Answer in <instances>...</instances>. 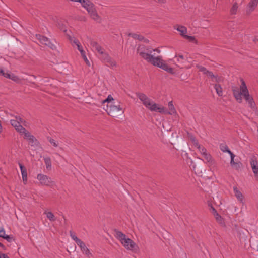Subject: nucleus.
Here are the masks:
<instances>
[{
  "mask_svg": "<svg viewBox=\"0 0 258 258\" xmlns=\"http://www.w3.org/2000/svg\"><path fill=\"white\" fill-rule=\"evenodd\" d=\"M139 55L147 62L158 67L171 74L174 73L173 69L165 63L161 56L154 57L152 55V50L151 48L144 45H139L137 49Z\"/></svg>",
  "mask_w": 258,
  "mask_h": 258,
  "instance_id": "obj_1",
  "label": "nucleus"
},
{
  "mask_svg": "<svg viewBox=\"0 0 258 258\" xmlns=\"http://www.w3.org/2000/svg\"><path fill=\"white\" fill-rule=\"evenodd\" d=\"M102 102L104 105L107 103L106 111L110 116L116 117L119 114L124 112L122 105L114 98H106Z\"/></svg>",
  "mask_w": 258,
  "mask_h": 258,
  "instance_id": "obj_2",
  "label": "nucleus"
},
{
  "mask_svg": "<svg viewBox=\"0 0 258 258\" xmlns=\"http://www.w3.org/2000/svg\"><path fill=\"white\" fill-rule=\"evenodd\" d=\"M116 238L120 240L124 247L130 250H134L138 248L137 245L131 239L127 238L126 235L122 232L115 230Z\"/></svg>",
  "mask_w": 258,
  "mask_h": 258,
  "instance_id": "obj_3",
  "label": "nucleus"
},
{
  "mask_svg": "<svg viewBox=\"0 0 258 258\" xmlns=\"http://www.w3.org/2000/svg\"><path fill=\"white\" fill-rule=\"evenodd\" d=\"M143 104L151 111H155L165 114V107L162 105L156 104L151 101L149 98H139Z\"/></svg>",
  "mask_w": 258,
  "mask_h": 258,
  "instance_id": "obj_4",
  "label": "nucleus"
},
{
  "mask_svg": "<svg viewBox=\"0 0 258 258\" xmlns=\"http://www.w3.org/2000/svg\"><path fill=\"white\" fill-rule=\"evenodd\" d=\"M241 85L239 88L238 87H232L234 97H250L248 90L245 82L242 78L240 79Z\"/></svg>",
  "mask_w": 258,
  "mask_h": 258,
  "instance_id": "obj_5",
  "label": "nucleus"
},
{
  "mask_svg": "<svg viewBox=\"0 0 258 258\" xmlns=\"http://www.w3.org/2000/svg\"><path fill=\"white\" fill-rule=\"evenodd\" d=\"M36 37L37 39L39 40L40 42L42 44L48 46L51 49H54L56 48L55 45L52 43L50 40L46 37L42 36L40 34H36Z\"/></svg>",
  "mask_w": 258,
  "mask_h": 258,
  "instance_id": "obj_6",
  "label": "nucleus"
},
{
  "mask_svg": "<svg viewBox=\"0 0 258 258\" xmlns=\"http://www.w3.org/2000/svg\"><path fill=\"white\" fill-rule=\"evenodd\" d=\"M37 178L39 181L40 184L44 186H50L52 182L50 177L43 174H38Z\"/></svg>",
  "mask_w": 258,
  "mask_h": 258,
  "instance_id": "obj_7",
  "label": "nucleus"
},
{
  "mask_svg": "<svg viewBox=\"0 0 258 258\" xmlns=\"http://www.w3.org/2000/svg\"><path fill=\"white\" fill-rule=\"evenodd\" d=\"M100 57L107 66L114 67L116 66V62L108 54L104 53L102 55H101Z\"/></svg>",
  "mask_w": 258,
  "mask_h": 258,
  "instance_id": "obj_8",
  "label": "nucleus"
},
{
  "mask_svg": "<svg viewBox=\"0 0 258 258\" xmlns=\"http://www.w3.org/2000/svg\"><path fill=\"white\" fill-rule=\"evenodd\" d=\"M250 163L254 175L258 180V162L256 158L255 157L251 158Z\"/></svg>",
  "mask_w": 258,
  "mask_h": 258,
  "instance_id": "obj_9",
  "label": "nucleus"
},
{
  "mask_svg": "<svg viewBox=\"0 0 258 258\" xmlns=\"http://www.w3.org/2000/svg\"><path fill=\"white\" fill-rule=\"evenodd\" d=\"M82 6L84 8L87 12L90 11L95 7L94 4L90 0H82L81 2Z\"/></svg>",
  "mask_w": 258,
  "mask_h": 258,
  "instance_id": "obj_10",
  "label": "nucleus"
},
{
  "mask_svg": "<svg viewBox=\"0 0 258 258\" xmlns=\"http://www.w3.org/2000/svg\"><path fill=\"white\" fill-rule=\"evenodd\" d=\"M77 244L80 247L81 251L85 255H87L89 257L90 256V255H92L90 252L89 249L86 247L85 243L83 241L81 240Z\"/></svg>",
  "mask_w": 258,
  "mask_h": 258,
  "instance_id": "obj_11",
  "label": "nucleus"
},
{
  "mask_svg": "<svg viewBox=\"0 0 258 258\" xmlns=\"http://www.w3.org/2000/svg\"><path fill=\"white\" fill-rule=\"evenodd\" d=\"M168 108L169 111L165 108V115H174L177 114V111L174 106L172 101L168 102Z\"/></svg>",
  "mask_w": 258,
  "mask_h": 258,
  "instance_id": "obj_12",
  "label": "nucleus"
},
{
  "mask_svg": "<svg viewBox=\"0 0 258 258\" xmlns=\"http://www.w3.org/2000/svg\"><path fill=\"white\" fill-rule=\"evenodd\" d=\"M19 165L20 168L23 181L24 184H26L27 182V170L25 166L22 165L21 163H19Z\"/></svg>",
  "mask_w": 258,
  "mask_h": 258,
  "instance_id": "obj_13",
  "label": "nucleus"
},
{
  "mask_svg": "<svg viewBox=\"0 0 258 258\" xmlns=\"http://www.w3.org/2000/svg\"><path fill=\"white\" fill-rule=\"evenodd\" d=\"M91 46L97 51L101 55H102L105 52L103 51V49L99 45L96 41H91L90 42Z\"/></svg>",
  "mask_w": 258,
  "mask_h": 258,
  "instance_id": "obj_14",
  "label": "nucleus"
},
{
  "mask_svg": "<svg viewBox=\"0 0 258 258\" xmlns=\"http://www.w3.org/2000/svg\"><path fill=\"white\" fill-rule=\"evenodd\" d=\"M233 190L235 194V196L236 197L237 200L240 203H243V197L242 193L237 189L236 187H234Z\"/></svg>",
  "mask_w": 258,
  "mask_h": 258,
  "instance_id": "obj_15",
  "label": "nucleus"
},
{
  "mask_svg": "<svg viewBox=\"0 0 258 258\" xmlns=\"http://www.w3.org/2000/svg\"><path fill=\"white\" fill-rule=\"evenodd\" d=\"M230 157H231V161L230 164L231 166H235V168L236 169H239L240 167V163H236L234 162V158L235 157V155L233 153H230Z\"/></svg>",
  "mask_w": 258,
  "mask_h": 258,
  "instance_id": "obj_16",
  "label": "nucleus"
},
{
  "mask_svg": "<svg viewBox=\"0 0 258 258\" xmlns=\"http://www.w3.org/2000/svg\"><path fill=\"white\" fill-rule=\"evenodd\" d=\"M246 102L248 104V106L253 109L255 108V103L253 101V98H243Z\"/></svg>",
  "mask_w": 258,
  "mask_h": 258,
  "instance_id": "obj_17",
  "label": "nucleus"
},
{
  "mask_svg": "<svg viewBox=\"0 0 258 258\" xmlns=\"http://www.w3.org/2000/svg\"><path fill=\"white\" fill-rule=\"evenodd\" d=\"M28 141L31 146H37L39 145V142L33 135L32 136H30V138H28Z\"/></svg>",
  "mask_w": 258,
  "mask_h": 258,
  "instance_id": "obj_18",
  "label": "nucleus"
},
{
  "mask_svg": "<svg viewBox=\"0 0 258 258\" xmlns=\"http://www.w3.org/2000/svg\"><path fill=\"white\" fill-rule=\"evenodd\" d=\"M202 156L204 158L205 160L210 164L212 165L214 164V160L212 159V156L210 154L206 153Z\"/></svg>",
  "mask_w": 258,
  "mask_h": 258,
  "instance_id": "obj_19",
  "label": "nucleus"
},
{
  "mask_svg": "<svg viewBox=\"0 0 258 258\" xmlns=\"http://www.w3.org/2000/svg\"><path fill=\"white\" fill-rule=\"evenodd\" d=\"M214 217L219 224L222 226L225 225V222L223 218L218 213H216Z\"/></svg>",
  "mask_w": 258,
  "mask_h": 258,
  "instance_id": "obj_20",
  "label": "nucleus"
},
{
  "mask_svg": "<svg viewBox=\"0 0 258 258\" xmlns=\"http://www.w3.org/2000/svg\"><path fill=\"white\" fill-rule=\"evenodd\" d=\"M44 214L46 215L47 218L50 221H54L56 219L54 214L51 212H45Z\"/></svg>",
  "mask_w": 258,
  "mask_h": 258,
  "instance_id": "obj_21",
  "label": "nucleus"
},
{
  "mask_svg": "<svg viewBox=\"0 0 258 258\" xmlns=\"http://www.w3.org/2000/svg\"><path fill=\"white\" fill-rule=\"evenodd\" d=\"M128 36L132 37L134 39L139 40V41H142L144 39V37L143 36L136 33H130L128 34Z\"/></svg>",
  "mask_w": 258,
  "mask_h": 258,
  "instance_id": "obj_22",
  "label": "nucleus"
},
{
  "mask_svg": "<svg viewBox=\"0 0 258 258\" xmlns=\"http://www.w3.org/2000/svg\"><path fill=\"white\" fill-rule=\"evenodd\" d=\"M90 17L93 19L94 20V21L97 22L98 23H100L102 21V19L98 15L97 11L93 14L92 15H91V16H90Z\"/></svg>",
  "mask_w": 258,
  "mask_h": 258,
  "instance_id": "obj_23",
  "label": "nucleus"
},
{
  "mask_svg": "<svg viewBox=\"0 0 258 258\" xmlns=\"http://www.w3.org/2000/svg\"><path fill=\"white\" fill-rule=\"evenodd\" d=\"M44 161L47 169H50L51 168V160L50 158L48 157H44Z\"/></svg>",
  "mask_w": 258,
  "mask_h": 258,
  "instance_id": "obj_24",
  "label": "nucleus"
},
{
  "mask_svg": "<svg viewBox=\"0 0 258 258\" xmlns=\"http://www.w3.org/2000/svg\"><path fill=\"white\" fill-rule=\"evenodd\" d=\"M220 149L223 152H227L229 154L230 153H232L229 149L228 147L225 144H220Z\"/></svg>",
  "mask_w": 258,
  "mask_h": 258,
  "instance_id": "obj_25",
  "label": "nucleus"
},
{
  "mask_svg": "<svg viewBox=\"0 0 258 258\" xmlns=\"http://www.w3.org/2000/svg\"><path fill=\"white\" fill-rule=\"evenodd\" d=\"M257 3L258 0H251L248 4L249 10L251 11H253L255 7L257 6Z\"/></svg>",
  "mask_w": 258,
  "mask_h": 258,
  "instance_id": "obj_26",
  "label": "nucleus"
},
{
  "mask_svg": "<svg viewBox=\"0 0 258 258\" xmlns=\"http://www.w3.org/2000/svg\"><path fill=\"white\" fill-rule=\"evenodd\" d=\"M176 30L180 32L181 35L183 36L187 32L186 28L183 26H178Z\"/></svg>",
  "mask_w": 258,
  "mask_h": 258,
  "instance_id": "obj_27",
  "label": "nucleus"
},
{
  "mask_svg": "<svg viewBox=\"0 0 258 258\" xmlns=\"http://www.w3.org/2000/svg\"><path fill=\"white\" fill-rule=\"evenodd\" d=\"M238 9V4L237 3H234L230 10V13L231 15H235L237 12V10Z\"/></svg>",
  "mask_w": 258,
  "mask_h": 258,
  "instance_id": "obj_28",
  "label": "nucleus"
},
{
  "mask_svg": "<svg viewBox=\"0 0 258 258\" xmlns=\"http://www.w3.org/2000/svg\"><path fill=\"white\" fill-rule=\"evenodd\" d=\"M214 88H215L218 96H222V89L221 86L219 84H215Z\"/></svg>",
  "mask_w": 258,
  "mask_h": 258,
  "instance_id": "obj_29",
  "label": "nucleus"
},
{
  "mask_svg": "<svg viewBox=\"0 0 258 258\" xmlns=\"http://www.w3.org/2000/svg\"><path fill=\"white\" fill-rule=\"evenodd\" d=\"M196 146L198 147L202 156L207 153V150L204 147H201V146L199 144L198 142L196 143Z\"/></svg>",
  "mask_w": 258,
  "mask_h": 258,
  "instance_id": "obj_30",
  "label": "nucleus"
},
{
  "mask_svg": "<svg viewBox=\"0 0 258 258\" xmlns=\"http://www.w3.org/2000/svg\"><path fill=\"white\" fill-rule=\"evenodd\" d=\"M11 125L16 128V127H19V126L21 125V123H20V121H19L18 120L15 119H11Z\"/></svg>",
  "mask_w": 258,
  "mask_h": 258,
  "instance_id": "obj_31",
  "label": "nucleus"
},
{
  "mask_svg": "<svg viewBox=\"0 0 258 258\" xmlns=\"http://www.w3.org/2000/svg\"><path fill=\"white\" fill-rule=\"evenodd\" d=\"M70 235L71 238L76 242L77 244L81 240L78 238L74 232L72 231H70Z\"/></svg>",
  "mask_w": 258,
  "mask_h": 258,
  "instance_id": "obj_32",
  "label": "nucleus"
},
{
  "mask_svg": "<svg viewBox=\"0 0 258 258\" xmlns=\"http://www.w3.org/2000/svg\"><path fill=\"white\" fill-rule=\"evenodd\" d=\"M47 139L48 140L49 142L55 147H57L58 146V143L57 142L54 140L53 139L50 138V137H47Z\"/></svg>",
  "mask_w": 258,
  "mask_h": 258,
  "instance_id": "obj_33",
  "label": "nucleus"
},
{
  "mask_svg": "<svg viewBox=\"0 0 258 258\" xmlns=\"http://www.w3.org/2000/svg\"><path fill=\"white\" fill-rule=\"evenodd\" d=\"M196 67L199 69V71L203 72V74H206L207 71H208L206 68L202 66H200V65H199V64H197L196 66Z\"/></svg>",
  "mask_w": 258,
  "mask_h": 258,
  "instance_id": "obj_34",
  "label": "nucleus"
},
{
  "mask_svg": "<svg viewBox=\"0 0 258 258\" xmlns=\"http://www.w3.org/2000/svg\"><path fill=\"white\" fill-rule=\"evenodd\" d=\"M2 238L6 239L7 241L9 242H11L13 239V237L12 236L8 235H3Z\"/></svg>",
  "mask_w": 258,
  "mask_h": 258,
  "instance_id": "obj_35",
  "label": "nucleus"
},
{
  "mask_svg": "<svg viewBox=\"0 0 258 258\" xmlns=\"http://www.w3.org/2000/svg\"><path fill=\"white\" fill-rule=\"evenodd\" d=\"M69 38L70 40L71 41H72L77 46H78V45H80V42H79V41L77 39L74 38V40H73V38H71V36H69Z\"/></svg>",
  "mask_w": 258,
  "mask_h": 258,
  "instance_id": "obj_36",
  "label": "nucleus"
},
{
  "mask_svg": "<svg viewBox=\"0 0 258 258\" xmlns=\"http://www.w3.org/2000/svg\"><path fill=\"white\" fill-rule=\"evenodd\" d=\"M10 79L15 81V82H17V81H19V78L17 76L14 75V74H13L12 73L11 74V76H10Z\"/></svg>",
  "mask_w": 258,
  "mask_h": 258,
  "instance_id": "obj_37",
  "label": "nucleus"
},
{
  "mask_svg": "<svg viewBox=\"0 0 258 258\" xmlns=\"http://www.w3.org/2000/svg\"><path fill=\"white\" fill-rule=\"evenodd\" d=\"M206 74L210 77L211 78H216V77L213 74V72L209 71L208 70L207 71Z\"/></svg>",
  "mask_w": 258,
  "mask_h": 258,
  "instance_id": "obj_38",
  "label": "nucleus"
},
{
  "mask_svg": "<svg viewBox=\"0 0 258 258\" xmlns=\"http://www.w3.org/2000/svg\"><path fill=\"white\" fill-rule=\"evenodd\" d=\"M19 127H20V129L18 132L22 135L24 133V132L26 131V129L23 127L21 125H20Z\"/></svg>",
  "mask_w": 258,
  "mask_h": 258,
  "instance_id": "obj_39",
  "label": "nucleus"
},
{
  "mask_svg": "<svg viewBox=\"0 0 258 258\" xmlns=\"http://www.w3.org/2000/svg\"><path fill=\"white\" fill-rule=\"evenodd\" d=\"M19 127H20V129L18 132L22 135L24 133V132L26 131V129L23 127L21 125H20Z\"/></svg>",
  "mask_w": 258,
  "mask_h": 258,
  "instance_id": "obj_40",
  "label": "nucleus"
},
{
  "mask_svg": "<svg viewBox=\"0 0 258 258\" xmlns=\"http://www.w3.org/2000/svg\"><path fill=\"white\" fill-rule=\"evenodd\" d=\"M23 134L25 136V138H26L27 140H28V138H30V136H32V135H30L29 132L27 130H26V132H24V133Z\"/></svg>",
  "mask_w": 258,
  "mask_h": 258,
  "instance_id": "obj_41",
  "label": "nucleus"
},
{
  "mask_svg": "<svg viewBox=\"0 0 258 258\" xmlns=\"http://www.w3.org/2000/svg\"><path fill=\"white\" fill-rule=\"evenodd\" d=\"M184 37L185 38H186V39H188L189 41H193L195 40V38L194 36H188V35H185L184 36Z\"/></svg>",
  "mask_w": 258,
  "mask_h": 258,
  "instance_id": "obj_42",
  "label": "nucleus"
},
{
  "mask_svg": "<svg viewBox=\"0 0 258 258\" xmlns=\"http://www.w3.org/2000/svg\"><path fill=\"white\" fill-rule=\"evenodd\" d=\"M5 231L4 228L2 227L0 228V237H2L3 235H5Z\"/></svg>",
  "mask_w": 258,
  "mask_h": 258,
  "instance_id": "obj_43",
  "label": "nucleus"
},
{
  "mask_svg": "<svg viewBox=\"0 0 258 258\" xmlns=\"http://www.w3.org/2000/svg\"><path fill=\"white\" fill-rule=\"evenodd\" d=\"M96 11H96V8L95 7L92 10H91L90 11H89V12H88V13L89 14L90 16H91V15H92L93 14L95 13Z\"/></svg>",
  "mask_w": 258,
  "mask_h": 258,
  "instance_id": "obj_44",
  "label": "nucleus"
},
{
  "mask_svg": "<svg viewBox=\"0 0 258 258\" xmlns=\"http://www.w3.org/2000/svg\"><path fill=\"white\" fill-rule=\"evenodd\" d=\"M211 212L212 213L213 215L215 216L216 215V214L218 213L216 210L212 206H211Z\"/></svg>",
  "mask_w": 258,
  "mask_h": 258,
  "instance_id": "obj_45",
  "label": "nucleus"
},
{
  "mask_svg": "<svg viewBox=\"0 0 258 258\" xmlns=\"http://www.w3.org/2000/svg\"><path fill=\"white\" fill-rule=\"evenodd\" d=\"M11 74V73L7 72H6L5 75L4 77H6L7 78H8V79L10 78Z\"/></svg>",
  "mask_w": 258,
  "mask_h": 258,
  "instance_id": "obj_46",
  "label": "nucleus"
},
{
  "mask_svg": "<svg viewBox=\"0 0 258 258\" xmlns=\"http://www.w3.org/2000/svg\"><path fill=\"white\" fill-rule=\"evenodd\" d=\"M15 120H18L19 121H20V123H22L23 121V119L21 118L20 116H16Z\"/></svg>",
  "mask_w": 258,
  "mask_h": 258,
  "instance_id": "obj_47",
  "label": "nucleus"
},
{
  "mask_svg": "<svg viewBox=\"0 0 258 258\" xmlns=\"http://www.w3.org/2000/svg\"><path fill=\"white\" fill-rule=\"evenodd\" d=\"M4 257L6 258H8L9 256L6 254L1 253L0 252V258H4Z\"/></svg>",
  "mask_w": 258,
  "mask_h": 258,
  "instance_id": "obj_48",
  "label": "nucleus"
},
{
  "mask_svg": "<svg viewBox=\"0 0 258 258\" xmlns=\"http://www.w3.org/2000/svg\"><path fill=\"white\" fill-rule=\"evenodd\" d=\"M77 48L79 50V51L81 52V50H84L83 49V47L81 45H78Z\"/></svg>",
  "mask_w": 258,
  "mask_h": 258,
  "instance_id": "obj_49",
  "label": "nucleus"
},
{
  "mask_svg": "<svg viewBox=\"0 0 258 258\" xmlns=\"http://www.w3.org/2000/svg\"><path fill=\"white\" fill-rule=\"evenodd\" d=\"M178 61L179 62H180V60H179V58L183 60L184 59V56L181 55V54H179L178 55Z\"/></svg>",
  "mask_w": 258,
  "mask_h": 258,
  "instance_id": "obj_50",
  "label": "nucleus"
},
{
  "mask_svg": "<svg viewBox=\"0 0 258 258\" xmlns=\"http://www.w3.org/2000/svg\"><path fill=\"white\" fill-rule=\"evenodd\" d=\"M137 97H146L145 95L142 94L141 93H137Z\"/></svg>",
  "mask_w": 258,
  "mask_h": 258,
  "instance_id": "obj_51",
  "label": "nucleus"
},
{
  "mask_svg": "<svg viewBox=\"0 0 258 258\" xmlns=\"http://www.w3.org/2000/svg\"><path fill=\"white\" fill-rule=\"evenodd\" d=\"M238 103H241L243 98H235Z\"/></svg>",
  "mask_w": 258,
  "mask_h": 258,
  "instance_id": "obj_52",
  "label": "nucleus"
},
{
  "mask_svg": "<svg viewBox=\"0 0 258 258\" xmlns=\"http://www.w3.org/2000/svg\"><path fill=\"white\" fill-rule=\"evenodd\" d=\"M191 140L194 143L195 145L196 146V143L198 142V141L196 140L195 138L192 137L191 138Z\"/></svg>",
  "mask_w": 258,
  "mask_h": 258,
  "instance_id": "obj_53",
  "label": "nucleus"
},
{
  "mask_svg": "<svg viewBox=\"0 0 258 258\" xmlns=\"http://www.w3.org/2000/svg\"><path fill=\"white\" fill-rule=\"evenodd\" d=\"M81 54L82 56V57H85V52L84 50H81Z\"/></svg>",
  "mask_w": 258,
  "mask_h": 258,
  "instance_id": "obj_54",
  "label": "nucleus"
},
{
  "mask_svg": "<svg viewBox=\"0 0 258 258\" xmlns=\"http://www.w3.org/2000/svg\"><path fill=\"white\" fill-rule=\"evenodd\" d=\"M0 247L4 250H6V246L0 242Z\"/></svg>",
  "mask_w": 258,
  "mask_h": 258,
  "instance_id": "obj_55",
  "label": "nucleus"
},
{
  "mask_svg": "<svg viewBox=\"0 0 258 258\" xmlns=\"http://www.w3.org/2000/svg\"><path fill=\"white\" fill-rule=\"evenodd\" d=\"M6 72L3 70H0V74L2 76H4L5 75Z\"/></svg>",
  "mask_w": 258,
  "mask_h": 258,
  "instance_id": "obj_56",
  "label": "nucleus"
},
{
  "mask_svg": "<svg viewBox=\"0 0 258 258\" xmlns=\"http://www.w3.org/2000/svg\"><path fill=\"white\" fill-rule=\"evenodd\" d=\"M84 60H85V61L86 62V63L87 64H89V61H88V60L87 59V58L86 57V56H85V57H83Z\"/></svg>",
  "mask_w": 258,
  "mask_h": 258,
  "instance_id": "obj_57",
  "label": "nucleus"
},
{
  "mask_svg": "<svg viewBox=\"0 0 258 258\" xmlns=\"http://www.w3.org/2000/svg\"><path fill=\"white\" fill-rule=\"evenodd\" d=\"M152 52L153 51H156V52H157L159 53H160V50L159 49H158V48L152 49Z\"/></svg>",
  "mask_w": 258,
  "mask_h": 258,
  "instance_id": "obj_58",
  "label": "nucleus"
},
{
  "mask_svg": "<svg viewBox=\"0 0 258 258\" xmlns=\"http://www.w3.org/2000/svg\"><path fill=\"white\" fill-rule=\"evenodd\" d=\"M144 42L145 43H148L149 42V40L147 39H145L144 38V39L143 40Z\"/></svg>",
  "mask_w": 258,
  "mask_h": 258,
  "instance_id": "obj_59",
  "label": "nucleus"
},
{
  "mask_svg": "<svg viewBox=\"0 0 258 258\" xmlns=\"http://www.w3.org/2000/svg\"><path fill=\"white\" fill-rule=\"evenodd\" d=\"M2 131V126L1 124V121L0 120V133H1Z\"/></svg>",
  "mask_w": 258,
  "mask_h": 258,
  "instance_id": "obj_60",
  "label": "nucleus"
},
{
  "mask_svg": "<svg viewBox=\"0 0 258 258\" xmlns=\"http://www.w3.org/2000/svg\"><path fill=\"white\" fill-rule=\"evenodd\" d=\"M63 218L64 219V223H66V221H67V219H66L64 216H63Z\"/></svg>",
  "mask_w": 258,
  "mask_h": 258,
  "instance_id": "obj_61",
  "label": "nucleus"
},
{
  "mask_svg": "<svg viewBox=\"0 0 258 258\" xmlns=\"http://www.w3.org/2000/svg\"><path fill=\"white\" fill-rule=\"evenodd\" d=\"M20 129V127H16V130L18 131Z\"/></svg>",
  "mask_w": 258,
  "mask_h": 258,
  "instance_id": "obj_62",
  "label": "nucleus"
},
{
  "mask_svg": "<svg viewBox=\"0 0 258 258\" xmlns=\"http://www.w3.org/2000/svg\"><path fill=\"white\" fill-rule=\"evenodd\" d=\"M159 2H164V0H158Z\"/></svg>",
  "mask_w": 258,
  "mask_h": 258,
  "instance_id": "obj_63",
  "label": "nucleus"
},
{
  "mask_svg": "<svg viewBox=\"0 0 258 258\" xmlns=\"http://www.w3.org/2000/svg\"><path fill=\"white\" fill-rule=\"evenodd\" d=\"M107 97H111V95L109 94V95H108Z\"/></svg>",
  "mask_w": 258,
  "mask_h": 258,
  "instance_id": "obj_64",
  "label": "nucleus"
}]
</instances>
